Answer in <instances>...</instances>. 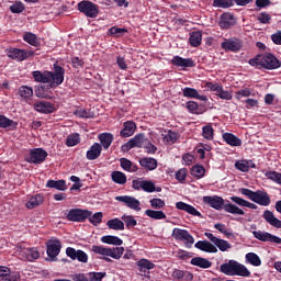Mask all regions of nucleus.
I'll list each match as a JSON object with an SVG mask.
<instances>
[{
	"instance_id": "dca6fc26",
	"label": "nucleus",
	"mask_w": 281,
	"mask_h": 281,
	"mask_svg": "<svg viewBox=\"0 0 281 281\" xmlns=\"http://www.w3.org/2000/svg\"><path fill=\"white\" fill-rule=\"evenodd\" d=\"M261 67L265 69H280L281 61L276 58V55L266 53L261 55Z\"/></svg>"
},
{
	"instance_id": "4be33fe9",
	"label": "nucleus",
	"mask_w": 281,
	"mask_h": 281,
	"mask_svg": "<svg viewBox=\"0 0 281 281\" xmlns=\"http://www.w3.org/2000/svg\"><path fill=\"white\" fill-rule=\"evenodd\" d=\"M236 25V18L232 13H223L220 16L218 26L221 30H229L231 27H234Z\"/></svg>"
},
{
	"instance_id": "c756f323",
	"label": "nucleus",
	"mask_w": 281,
	"mask_h": 281,
	"mask_svg": "<svg viewBox=\"0 0 281 281\" xmlns=\"http://www.w3.org/2000/svg\"><path fill=\"white\" fill-rule=\"evenodd\" d=\"M183 98H193L195 100H201V102H207V95L199 94V91L194 88H184L182 90Z\"/></svg>"
},
{
	"instance_id": "09e8293b",
	"label": "nucleus",
	"mask_w": 281,
	"mask_h": 281,
	"mask_svg": "<svg viewBox=\"0 0 281 281\" xmlns=\"http://www.w3.org/2000/svg\"><path fill=\"white\" fill-rule=\"evenodd\" d=\"M191 175L195 179H203L205 177V167L201 165H195L191 168Z\"/></svg>"
},
{
	"instance_id": "bb28decb",
	"label": "nucleus",
	"mask_w": 281,
	"mask_h": 281,
	"mask_svg": "<svg viewBox=\"0 0 281 281\" xmlns=\"http://www.w3.org/2000/svg\"><path fill=\"white\" fill-rule=\"evenodd\" d=\"M262 218L271 227H276V229H281V221L278 217H276V214H273V212L266 210L262 214Z\"/></svg>"
},
{
	"instance_id": "4c0bfd02",
	"label": "nucleus",
	"mask_w": 281,
	"mask_h": 281,
	"mask_svg": "<svg viewBox=\"0 0 281 281\" xmlns=\"http://www.w3.org/2000/svg\"><path fill=\"white\" fill-rule=\"evenodd\" d=\"M203 41V33L201 31H193L189 37V44L191 47H199Z\"/></svg>"
},
{
	"instance_id": "412c9836",
	"label": "nucleus",
	"mask_w": 281,
	"mask_h": 281,
	"mask_svg": "<svg viewBox=\"0 0 281 281\" xmlns=\"http://www.w3.org/2000/svg\"><path fill=\"white\" fill-rule=\"evenodd\" d=\"M170 63L173 67H178L180 69L192 68L196 65L193 58H183L181 56H173Z\"/></svg>"
},
{
	"instance_id": "e433bc0d",
	"label": "nucleus",
	"mask_w": 281,
	"mask_h": 281,
	"mask_svg": "<svg viewBox=\"0 0 281 281\" xmlns=\"http://www.w3.org/2000/svg\"><path fill=\"white\" fill-rule=\"evenodd\" d=\"M46 188H53L59 190V192H65V190H67V182L65 180H48Z\"/></svg>"
},
{
	"instance_id": "6ab92c4d",
	"label": "nucleus",
	"mask_w": 281,
	"mask_h": 281,
	"mask_svg": "<svg viewBox=\"0 0 281 281\" xmlns=\"http://www.w3.org/2000/svg\"><path fill=\"white\" fill-rule=\"evenodd\" d=\"M66 256L70 258V260H78V262H89V256L83 250H76L72 247L66 248Z\"/></svg>"
},
{
	"instance_id": "4d7b16f0",
	"label": "nucleus",
	"mask_w": 281,
	"mask_h": 281,
	"mask_svg": "<svg viewBox=\"0 0 281 281\" xmlns=\"http://www.w3.org/2000/svg\"><path fill=\"white\" fill-rule=\"evenodd\" d=\"M149 203L154 210H161V207H166V202L159 198L151 199Z\"/></svg>"
},
{
	"instance_id": "f3484780",
	"label": "nucleus",
	"mask_w": 281,
	"mask_h": 281,
	"mask_svg": "<svg viewBox=\"0 0 281 281\" xmlns=\"http://www.w3.org/2000/svg\"><path fill=\"white\" fill-rule=\"evenodd\" d=\"M222 49L224 52H240L243 48V42L238 37L224 38L221 44Z\"/></svg>"
},
{
	"instance_id": "a18cd8bd",
	"label": "nucleus",
	"mask_w": 281,
	"mask_h": 281,
	"mask_svg": "<svg viewBox=\"0 0 281 281\" xmlns=\"http://www.w3.org/2000/svg\"><path fill=\"white\" fill-rule=\"evenodd\" d=\"M112 181L119 186H124L126 183V173L122 171H113L111 173Z\"/></svg>"
},
{
	"instance_id": "4468645a",
	"label": "nucleus",
	"mask_w": 281,
	"mask_h": 281,
	"mask_svg": "<svg viewBox=\"0 0 281 281\" xmlns=\"http://www.w3.org/2000/svg\"><path fill=\"white\" fill-rule=\"evenodd\" d=\"M60 249H63V244L57 238L49 239L46 243V254L52 261L58 258Z\"/></svg>"
},
{
	"instance_id": "423d86ee",
	"label": "nucleus",
	"mask_w": 281,
	"mask_h": 281,
	"mask_svg": "<svg viewBox=\"0 0 281 281\" xmlns=\"http://www.w3.org/2000/svg\"><path fill=\"white\" fill-rule=\"evenodd\" d=\"M240 194L252 201V203H257V205H261L262 207H269L271 205V196L263 190L252 191L251 189L240 188Z\"/></svg>"
},
{
	"instance_id": "49530a36",
	"label": "nucleus",
	"mask_w": 281,
	"mask_h": 281,
	"mask_svg": "<svg viewBox=\"0 0 281 281\" xmlns=\"http://www.w3.org/2000/svg\"><path fill=\"white\" fill-rule=\"evenodd\" d=\"M23 41L25 43H29V45H32L33 47H38L41 45V42H38V37H36V34L27 32L23 35Z\"/></svg>"
},
{
	"instance_id": "2f4dec72",
	"label": "nucleus",
	"mask_w": 281,
	"mask_h": 281,
	"mask_svg": "<svg viewBox=\"0 0 281 281\" xmlns=\"http://www.w3.org/2000/svg\"><path fill=\"white\" fill-rule=\"evenodd\" d=\"M231 201L235 203V205H239V207H248L249 210H258V205L251 203L240 196L233 195L231 196Z\"/></svg>"
},
{
	"instance_id": "603ef678",
	"label": "nucleus",
	"mask_w": 281,
	"mask_h": 281,
	"mask_svg": "<svg viewBox=\"0 0 281 281\" xmlns=\"http://www.w3.org/2000/svg\"><path fill=\"white\" fill-rule=\"evenodd\" d=\"M9 9L12 14H21V12L25 10V4H23V2L21 1H15L13 4L10 5Z\"/></svg>"
},
{
	"instance_id": "a211bd4d",
	"label": "nucleus",
	"mask_w": 281,
	"mask_h": 281,
	"mask_svg": "<svg viewBox=\"0 0 281 281\" xmlns=\"http://www.w3.org/2000/svg\"><path fill=\"white\" fill-rule=\"evenodd\" d=\"M7 54L9 58H12V60H18L19 63H22V60H26V58H30V56H34L33 50H26L21 48H10L8 49Z\"/></svg>"
},
{
	"instance_id": "a878e982",
	"label": "nucleus",
	"mask_w": 281,
	"mask_h": 281,
	"mask_svg": "<svg viewBox=\"0 0 281 281\" xmlns=\"http://www.w3.org/2000/svg\"><path fill=\"white\" fill-rule=\"evenodd\" d=\"M176 207L181 212H187V214H191V216H198L199 218H203V215L201 214V212H199L194 206L186 202H181V201L177 202Z\"/></svg>"
},
{
	"instance_id": "7c9ffc66",
	"label": "nucleus",
	"mask_w": 281,
	"mask_h": 281,
	"mask_svg": "<svg viewBox=\"0 0 281 281\" xmlns=\"http://www.w3.org/2000/svg\"><path fill=\"white\" fill-rule=\"evenodd\" d=\"M222 138L228 146H233V147L243 146V140L238 138L236 135H234L233 133L226 132L222 135Z\"/></svg>"
},
{
	"instance_id": "c9c22d12",
	"label": "nucleus",
	"mask_w": 281,
	"mask_h": 281,
	"mask_svg": "<svg viewBox=\"0 0 281 281\" xmlns=\"http://www.w3.org/2000/svg\"><path fill=\"white\" fill-rule=\"evenodd\" d=\"M120 166L125 170V172H137L138 167L135 162L128 160V158H121Z\"/></svg>"
},
{
	"instance_id": "5701e85b",
	"label": "nucleus",
	"mask_w": 281,
	"mask_h": 281,
	"mask_svg": "<svg viewBox=\"0 0 281 281\" xmlns=\"http://www.w3.org/2000/svg\"><path fill=\"white\" fill-rule=\"evenodd\" d=\"M171 278L175 281H192L194 280V274L188 270L175 269L171 273Z\"/></svg>"
},
{
	"instance_id": "f704fd0d",
	"label": "nucleus",
	"mask_w": 281,
	"mask_h": 281,
	"mask_svg": "<svg viewBox=\"0 0 281 281\" xmlns=\"http://www.w3.org/2000/svg\"><path fill=\"white\" fill-rule=\"evenodd\" d=\"M43 201L45 198L42 194H35L30 198L26 202L27 210H34V207H38V205H43Z\"/></svg>"
},
{
	"instance_id": "8fccbe9b",
	"label": "nucleus",
	"mask_w": 281,
	"mask_h": 281,
	"mask_svg": "<svg viewBox=\"0 0 281 281\" xmlns=\"http://www.w3.org/2000/svg\"><path fill=\"white\" fill-rule=\"evenodd\" d=\"M202 136L204 139H207V142H212V139H214V127H212V125L203 126Z\"/></svg>"
},
{
	"instance_id": "69168bd1",
	"label": "nucleus",
	"mask_w": 281,
	"mask_h": 281,
	"mask_svg": "<svg viewBox=\"0 0 281 281\" xmlns=\"http://www.w3.org/2000/svg\"><path fill=\"white\" fill-rule=\"evenodd\" d=\"M188 177V169L182 168L176 172V179L179 183H183Z\"/></svg>"
},
{
	"instance_id": "3c124183",
	"label": "nucleus",
	"mask_w": 281,
	"mask_h": 281,
	"mask_svg": "<svg viewBox=\"0 0 281 281\" xmlns=\"http://www.w3.org/2000/svg\"><path fill=\"white\" fill-rule=\"evenodd\" d=\"M162 139L165 144H175L177 142V132L168 131L162 134Z\"/></svg>"
},
{
	"instance_id": "393cba45",
	"label": "nucleus",
	"mask_w": 281,
	"mask_h": 281,
	"mask_svg": "<svg viewBox=\"0 0 281 281\" xmlns=\"http://www.w3.org/2000/svg\"><path fill=\"white\" fill-rule=\"evenodd\" d=\"M101 155L102 145L100 143H94L86 153V159H88V161H95V159H98Z\"/></svg>"
},
{
	"instance_id": "ddd939ff",
	"label": "nucleus",
	"mask_w": 281,
	"mask_h": 281,
	"mask_svg": "<svg viewBox=\"0 0 281 281\" xmlns=\"http://www.w3.org/2000/svg\"><path fill=\"white\" fill-rule=\"evenodd\" d=\"M146 138L144 134H137L133 138H131L127 143L121 146V150L123 153H128V150H133V148H144V144Z\"/></svg>"
},
{
	"instance_id": "0e129e2a",
	"label": "nucleus",
	"mask_w": 281,
	"mask_h": 281,
	"mask_svg": "<svg viewBox=\"0 0 281 281\" xmlns=\"http://www.w3.org/2000/svg\"><path fill=\"white\" fill-rule=\"evenodd\" d=\"M126 32H128V30L117 26H112L111 29H109V34H111L112 36H122L123 34H126Z\"/></svg>"
},
{
	"instance_id": "bf43d9fd",
	"label": "nucleus",
	"mask_w": 281,
	"mask_h": 281,
	"mask_svg": "<svg viewBox=\"0 0 281 281\" xmlns=\"http://www.w3.org/2000/svg\"><path fill=\"white\" fill-rule=\"evenodd\" d=\"M251 95V89L244 88L235 92L236 100H240L241 98H249Z\"/></svg>"
},
{
	"instance_id": "774afa93",
	"label": "nucleus",
	"mask_w": 281,
	"mask_h": 281,
	"mask_svg": "<svg viewBox=\"0 0 281 281\" xmlns=\"http://www.w3.org/2000/svg\"><path fill=\"white\" fill-rule=\"evenodd\" d=\"M266 177H268V179H270L271 181H274V183H279V186H281V173L270 171L266 175Z\"/></svg>"
},
{
	"instance_id": "1a4fd4ad",
	"label": "nucleus",
	"mask_w": 281,
	"mask_h": 281,
	"mask_svg": "<svg viewBox=\"0 0 281 281\" xmlns=\"http://www.w3.org/2000/svg\"><path fill=\"white\" fill-rule=\"evenodd\" d=\"M91 214L93 213L89 210L71 209L66 215V218L72 223H85Z\"/></svg>"
},
{
	"instance_id": "6e6d98bb",
	"label": "nucleus",
	"mask_w": 281,
	"mask_h": 281,
	"mask_svg": "<svg viewBox=\"0 0 281 281\" xmlns=\"http://www.w3.org/2000/svg\"><path fill=\"white\" fill-rule=\"evenodd\" d=\"M234 5L233 0H214L213 1V7L214 8H232Z\"/></svg>"
},
{
	"instance_id": "e2e57ef3",
	"label": "nucleus",
	"mask_w": 281,
	"mask_h": 281,
	"mask_svg": "<svg viewBox=\"0 0 281 281\" xmlns=\"http://www.w3.org/2000/svg\"><path fill=\"white\" fill-rule=\"evenodd\" d=\"M102 212H97L92 216L90 215L88 218L92 225L98 226L100 223H102Z\"/></svg>"
},
{
	"instance_id": "680f3d73",
	"label": "nucleus",
	"mask_w": 281,
	"mask_h": 281,
	"mask_svg": "<svg viewBox=\"0 0 281 281\" xmlns=\"http://www.w3.org/2000/svg\"><path fill=\"white\" fill-rule=\"evenodd\" d=\"M235 168L240 170V172H249V162H247V160L236 161Z\"/></svg>"
},
{
	"instance_id": "39448f33",
	"label": "nucleus",
	"mask_w": 281,
	"mask_h": 281,
	"mask_svg": "<svg viewBox=\"0 0 281 281\" xmlns=\"http://www.w3.org/2000/svg\"><path fill=\"white\" fill-rule=\"evenodd\" d=\"M220 270L224 276H239L240 278L251 277V271H249L247 266L236 260H229L228 262L221 265Z\"/></svg>"
},
{
	"instance_id": "58836bf2",
	"label": "nucleus",
	"mask_w": 281,
	"mask_h": 281,
	"mask_svg": "<svg viewBox=\"0 0 281 281\" xmlns=\"http://www.w3.org/2000/svg\"><path fill=\"white\" fill-rule=\"evenodd\" d=\"M193 267H200V269H210L212 262L203 257H195L191 259Z\"/></svg>"
},
{
	"instance_id": "f257e3e1",
	"label": "nucleus",
	"mask_w": 281,
	"mask_h": 281,
	"mask_svg": "<svg viewBox=\"0 0 281 281\" xmlns=\"http://www.w3.org/2000/svg\"><path fill=\"white\" fill-rule=\"evenodd\" d=\"M35 82H41L42 85H49L50 89H56L65 82V68L58 66V64L53 65V71L35 70L32 72Z\"/></svg>"
},
{
	"instance_id": "b1692460",
	"label": "nucleus",
	"mask_w": 281,
	"mask_h": 281,
	"mask_svg": "<svg viewBox=\"0 0 281 281\" xmlns=\"http://www.w3.org/2000/svg\"><path fill=\"white\" fill-rule=\"evenodd\" d=\"M135 131H137V124L133 121H126L123 123V128L120 132L121 137H133L135 135Z\"/></svg>"
},
{
	"instance_id": "de8ad7c7",
	"label": "nucleus",
	"mask_w": 281,
	"mask_h": 281,
	"mask_svg": "<svg viewBox=\"0 0 281 281\" xmlns=\"http://www.w3.org/2000/svg\"><path fill=\"white\" fill-rule=\"evenodd\" d=\"M145 214L155 221H164V218H166V213H164V211L146 210Z\"/></svg>"
},
{
	"instance_id": "20e7f679",
	"label": "nucleus",
	"mask_w": 281,
	"mask_h": 281,
	"mask_svg": "<svg viewBox=\"0 0 281 281\" xmlns=\"http://www.w3.org/2000/svg\"><path fill=\"white\" fill-rule=\"evenodd\" d=\"M92 254H97L100 257V260L104 262H113L114 260H120L124 256V247H106V246H92ZM113 258V259H111Z\"/></svg>"
},
{
	"instance_id": "473e14b6",
	"label": "nucleus",
	"mask_w": 281,
	"mask_h": 281,
	"mask_svg": "<svg viewBox=\"0 0 281 281\" xmlns=\"http://www.w3.org/2000/svg\"><path fill=\"white\" fill-rule=\"evenodd\" d=\"M139 166L145 170H157L158 162L153 157H144L139 159Z\"/></svg>"
},
{
	"instance_id": "c03bdc74",
	"label": "nucleus",
	"mask_w": 281,
	"mask_h": 281,
	"mask_svg": "<svg viewBox=\"0 0 281 281\" xmlns=\"http://www.w3.org/2000/svg\"><path fill=\"white\" fill-rule=\"evenodd\" d=\"M136 265L139 268L140 272H146V270L150 271V270L155 269V265L153 263V261H150L148 259H139L136 262Z\"/></svg>"
},
{
	"instance_id": "72a5a7b5",
	"label": "nucleus",
	"mask_w": 281,
	"mask_h": 281,
	"mask_svg": "<svg viewBox=\"0 0 281 281\" xmlns=\"http://www.w3.org/2000/svg\"><path fill=\"white\" fill-rule=\"evenodd\" d=\"M99 140L101 142V147L104 148V150H109L111 148V145L113 144V134L111 133H101L99 134Z\"/></svg>"
},
{
	"instance_id": "79ce46f5",
	"label": "nucleus",
	"mask_w": 281,
	"mask_h": 281,
	"mask_svg": "<svg viewBox=\"0 0 281 281\" xmlns=\"http://www.w3.org/2000/svg\"><path fill=\"white\" fill-rule=\"evenodd\" d=\"M101 241L105 245H115L116 247H120V245H123L122 238L113 235H105L101 238Z\"/></svg>"
},
{
	"instance_id": "f8f14e48",
	"label": "nucleus",
	"mask_w": 281,
	"mask_h": 281,
	"mask_svg": "<svg viewBox=\"0 0 281 281\" xmlns=\"http://www.w3.org/2000/svg\"><path fill=\"white\" fill-rule=\"evenodd\" d=\"M47 150L43 148H33L30 150L29 157L26 158L27 164H35L36 166L43 164L47 159Z\"/></svg>"
},
{
	"instance_id": "0eeeda50",
	"label": "nucleus",
	"mask_w": 281,
	"mask_h": 281,
	"mask_svg": "<svg viewBox=\"0 0 281 281\" xmlns=\"http://www.w3.org/2000/svg\"><path fill=\"white\" fill-rule=\"evenodd\" d=\"M132 189L137 192H147L148 194H151V192H161V187H155V182L144 178L133 179Z\"/></svg>"
},
{
	"instance_id": "a19ab883",
	"label": "nucleus",
	"mask_w": 281,
	"mask_h": 281,
	"mask_svg": "<svg viewBox=\"0 0 281 281\" xmlns=\"http://www.w3.org/2000/svg\"><path fill=\"white\" fill-rule=\"evenodd\" d=\"M245 258L246 265H251L252 267H260L262 265V260L256 252H248Z\"/></svg>"
},
{
	"instance_id": "052dcab7",
	"label": "nucleus",
	"mask_w": 281,
	"mask_h": 281,
	"mask_svg": "<svg viewBox=\"0 0 281 281\" xmlns=\"http://www.w3.org/2000/svg\"><path fill=\"white\" fill-rule=\"evenodd\" d=\"M217 98H221V100H232L233 95L232 92L224 90L223 86L220 87L217 93H215Z\"/></svg>"
},
{
	"instance_id": "ea45409f",
	"label": "nucleus",
	"mask_w": 281,
	"mask_h": 281,
	"mask_svg": "<svg viewBox=\"0 0 281 281\" xmlns=\"http://www.w3.org/2000/svg\"><path fill=\"white\" fill-rule=\"evenodd\" d=\"M109 229H114L115 232H124V222L120 218H112L106 222Z\"/></svg>"
},
{
	"instance_id": "37998d69",
	"label": "nucleus",
	"mask_w": 281,
	"mask_h": 281,
	"mask_svg": "<svg viewBox=\"0 0 281 281\" xmlns=\"http://www.w3.org/2000/svg\"><path fill=\"white\" fill-rule=\"evenodd\" d=\"M19 123L8 119V116L0 114V128H16Z\"/></svg>"
},
{
	"instance_id": "2eb2a0df",
	"label": "nucleus",
	"mask_w": 281,
	"mask_h": 281,
	"mask_svg": "<svg viewBox=\"0 0 281 281\" xmlns=\"http://www.w3.org/2000/svg\"><path fill=\"white\" fill-rule=\"evenodd\" d=\"M254 237L261 243H272L274 245H281V237H278L269 232L254 231Z\"/></svg>"
},
{
	"instance_id": "cd10ccee",
	"label": "nucleus",
	"mask_w": 281,
	"mask_h": 281,
	"mask_svg": "<svg viewBox=\"0 0 281 281\" xmlns=\"http://www.w3.org/2000/svg\"><path fill=\"white\" fill-rule=\"evenodd\" d=\"M21 255L23 258H25L29 262H34V260H38L41 258V252L38 251V248L32 247V248H23L21 250Z\"/></svg>"
},
{
	"instance_id": "aec40b11",
	"label": "nucleus",
	"mask_w": 281,
	"mask_h": 281,
	"mask_svg": "<svg viewBox=\"0 0 281 281\" xmlns=\"http://www.w3.org/2000/svg\"><path fill=\"white\" fill-rule=\"evenodd\" d=\"M33 109L37 113H44L45 115H49V113L56 111V106L49 101H36L33 104Z\"/></svg>"
},
{
	"instance_id": "f03ea898",
	"label": "nucleus",
	"mask_w": 281,
	"mask_h": 281,
	"mask_svg": "<svg viewBox=\"0 0 281 281\" xmlns=\"http://www.w3.org/2000/svg\"><path fill=\"white\" fill-rule=\"evenodd\" d=\"M204 236L212 243L207 240H199L194 245L195 249H200V251H205L206 254H218V249L220 251H229V249H232V244H229V241L218 238L212 233H204Z\"/></svg>"
},
{
	"instance_id": "13d9d810",
	"label": "nucleus",
	"mask_w": 281,
	"mask_h": 281,
	"mask_svg": "<svg viewBox=\"0 0 281 281\" xmlns=\"http://www.w3.org/2000/svg\"><path fill=\"white\" fill-rule=\"evenodd\" d=\"M257 21L263 25H269L271 23V15L267 12H261L257 15Z\"/></svg>"
},
{
	"instance_id": "9d476101",
	"label": "nucleus",
	"mask_w": 281,
	"mask_h": 281,
	"mask_svg": "<svg viewBox=\"0 0 281 281\" xmlns=\"http://www.w3.org/2000/svg\"><path fill=\"white\" fill-rule=\"evenodd\" d=\"M115 201L123 203V205L130 210H133L134 212H142V202H139V200L133 195H119L115 196Z\"/></svg>"
},
{
	"instance_id": "864d4df0",
	"label": "nucleus",
	"mask_w": 281,
	"mask_h": 281,
	"mask_svg": "<svg viewBox=\"0 0 281 281\" xmlns=\"http://www.w3.org/2000/svg\"><path fill=\"white\" fill-rule=\"evenodd\" d=\"M122 221L125 223L127 229H130V227H136L137 225V220H135V217L133 215H122Z\"/></svg>"
},
{
	"instance_id": "c85d7f7f",
	"label": "nucleus",
	"mask_w": 281,
	"mask_h": 281,
	"mask_svg": "<svg viewBox=\"0 0 281 281\" xmlns=\"http://www.w3.org/2000/svg\"><path fill=\"white\" fill-rule=\"evenodd\" d=\"M18 95L21 98L22 102H30L34 97V89L30 86H21L18 89Z\"/></svg>"
},
{
	"instance_id": "6e6552de",
	"label": "nucleus",
	"mask_w": 281,
	"mask_h": 281,
	"mask_svg": "<svg viewBox=\"0 0 281 281\" xmlns=\"http://www.w3.org/2000/svg\"><path fill=\"white\" fill-rule=\"evenodd\" d=\"M77 9L88 19H95L100 14L98 4L89 0H82L77 4Z\"/></svg>"
},
{
	"instance_id": "5fc2aeb1",
	"label": "nucleus",
	"mask_w": 281,
	"mask_h": 281,
	"mask_svg": "<svg viewBox=\"0 0 281 281\" xmlns=\"http://www.w3.org/2000/svg\"><path fill=\"white\" fill-rule=\"evenodd\" d=\"M78 144H80V135L78 134H71L66 139V146L68 147L78 146Z\"/></svg>"
},
{
	"instance_id": "9b49d317",
	"label": "nucleus",
	"mask_w": 281,
	"mask_h": 281,
	"mask_svg": "<svg viewBox=\"0 0 281 281\" xmlns=\"http://www.w3.org/2000/svg\"><path fill=\"white\" fill-rule=\"evenodd\" d=\"M172 236L176 240H181L188 249L194 245V237L186 229L175 228Z\"/></svg>"
},
{
	"instance_id": "7ed1b4c3",
	"label": "nucleus",
	"mask_w": 281,
	"mask_h": 281,
	"mask_svg": "<svg viewBox=\"0 0 281 281\" xmlns=\"http://www.w3.org/2000/svg\"><path fill=\"white\" fill-rule=\"evenodd\" d=\"M202 201L203 203L210 205V207H213V210H217L218 212L221 210H224V212H227V214H234L235 216H245V211L243 209L229 201L225 203V200L222 196L205 195L203 196Z\"/></svg>"
},
{
	"instance_id": "338daca9",
	"label": "nucleus",
	"mask_w": 281,
	"mask_h": 281,
	"mask_svg": "<svg viewBox=\"0 0 281 281\" xmlns=\"http://www.w3.org/2000/svg\"><path fill=\"white\" fill-rule=\"evenodd\" d=\"M103 278H106V272H90L89 281H102Z\"/></svg>"
}]
</instances>
